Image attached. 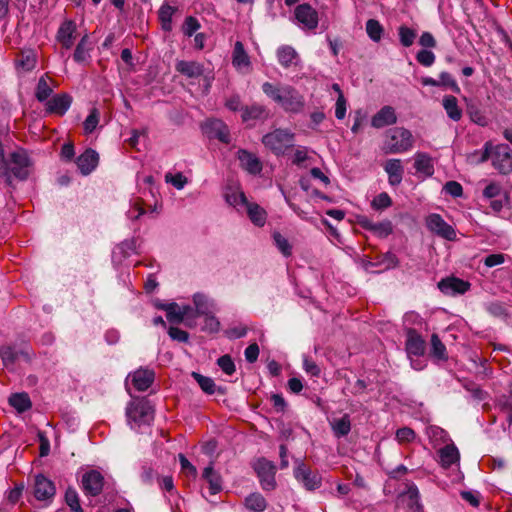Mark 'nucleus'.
Listing matches in <instances>:
<instances>
[{
	"mask_svg": "<svg viewBox=\"0 0 512 512\" xmlns=\"http://www.w3.org/2000/svg\"><path fill=\"white\" fill-rule=\"evenodd\" d=\"M297 466L294 468V477L307 490L318 489L322 484V477L317 472H312L301 460H296Z\"/></svg>",
	"mask_w": 512,
	"mask_h": 512,
	"instance_id": "obj_7",
	"label": "nucleus"
},
{
	"mask_svg": "<svg viewBox=\"0 0 512 512\" xmlns=\"http://www.w3.org/2000/svg\"><path fill=\"white\" fill-rule=\"evenodd\" d=\"M217 364L221 368V370L227 375H232L235 372L234 361L232 357L228 354L219 357L217 360Z\"/></svg>",
	"mask_w": 512,
	"mask_h": 512,
	"instance_id": "obj_52",
	"label": "nucleus"
},
{
	"mask_svg": "<svg viewBox=\"0 0 512 512\" xmlns=\"http://www.w3.org/2000/svg\"><path fill=\"white\" fill-rule=\"evenodd\" d=\"M203 130L210 139H218L220 142L225 144L230 143V132L228 126L219 119L208 120L203 125Z\"/></svg>",
	"mask_w": 512,
	"mask_h": 512,
	"instance_id": "obj_13",
	"label": "nucleus"
},
{
	"mask_svg": "<svg viewBox=\"0 0 512 512\" xmlns=\"http://www.w3.org/2000/svg\"><path fill=\"white\" fill-rule=\"evenodd\" d=\"M443 189L447 194L453 197H461L463 194L462 185L456 181L446 182Z\"/></svg>",
	"mask_w": 512,
	"mask_h": 512,
	"instance_id": "obj_60",
	"label": "nucleus"
},
{
	"mask_svg": "<svg viewBox=\"0 0 512 512\" xmlns=\"http://www.w3.org/2000/svg\"><path fill=\"white\" fill-rule=\"evenodd\" d=\"M73 98L68 93L54 95L45 102V112L56 116H63L71 107Z\"/></svg>",
	"mask_w": 512,
	"mask_h": 512,
	"instance_id": "obj_12",
	"label": "nucleus"
},
{
	"mask_svg": "<svg viewBox=\"0 0 512 512\" xmlns=\"http://www.w3.org/2000/svg\"><path fill=\"white\" fill-rule=\"evenodd\" d=\"M245 206L251 222L258 227L264 226L267 219L266 211L257 203L248 202Z\"/></svg>",
	"mask_w": 512,
	"mask_h": 512,
	"instance_id": "obj_32",
	"label": "nucleus"
},
{
	"mask_svg": "<svg viewBox=\"0 0 512 512\" xmlns=\"http://www.w3.org/2000/svg\"><path fill=\"white\" fill-rule=\"evenodd\" d=\"M383 31V27L378 20L369 19L366 22V32L372 41L379 42L381 40Z\"/></svg>",
	"mask_w": 512,
	"mask_h": 512,
	"instance_id": "obj_46",
	"label": "nucleus"
},
{
	"mask_svg": "<svg viewBox=\"0 0 512 512\" xmlns=\"http://www.w3.org/2000/svg\"><path fill=\"white\" fill-rule=\"evenodd\" d=\"M438 459L443 468H449L459 462L460 454L454 444H446L438 450Z\"/></svg>",
	"mask_w": 512,
	"mask_h": 512,
	"instance_id": "obj_24",
	"label": "nucleus"
},
{
	"mask_svg": "<svg viewBox=\"0 0 512 512\" xmlns=\"http://www.w3.org/2000/svg\"><path fill=\"white\" fill-rule=\"evenodd\" d=\"M193 302L198 315H207L211 313L212 304L204 294L196 293L193 296Z\"/></svg>",
	"mask_w": 512,
	"mask_h": 512,
	"instance_id": "obj_44",
	"label": "nucleus"
},
{
	"mask_svg": "<svg viewBox=\"0 0 512 512\" xmlns=\"http://www.w3.org/2000/svg\"><path fill=\"white\" fill-rule=\"evenodd\" d=\"M277 58L281 66L289 68L292 65H297L299 55L293 47L283 45L277 50Z\"/></svg>",
	"mask_w": 512,
	"mask_h": 512,
	"instance_id": "obj_29",
	"label": "nucleus"
},
{
	"mask_svg": "<svg viewBox=\"0 0 512 512\" xmlns=\"http://www.w3.org/2000/svg\"><path fill=\"white\" fill-rule=\"evenodd\" d=\"M202 476L209 484L211 495H215L222 490V478L220 474L214 470L212 463L204 469Z\"/></svg>",
	"mask_w": 512,
	"mask_h": 512,
	"instance_id": "obj_31",
	"label": "nucleus"
},
{
	"mask_svg": "<svg viewBox=\"0 0 512 512\" xmlns=\"http://www.w3.org/2000/svg\"><path fill=\"white\" fill-rule=\"evenodd\" d=\"M155 371L148 367H140L130 372L126 378V385L130 382L137 391H146L154 383Z\"/></svg>",
	"mask_w": 512,
	"mask_h": 512,
	"instance_id": "obj_9",
	"label": "nucleus"
},
{
	"mask_svg": "<svg viewBox=\"0 0 512 512\" xmlns=\"http://www.w3.org/2000/svg\"><path fill=\"white\" fill-rule=\"evenodd\" d=\"M273 239L275 242V245L279 249V251L286 257L291 255L292 247L289 243V241L279 232L273 233Z\"/></svg>",
	"mask_w": 512,
	"mask_h": 512,
	"instance_id": "obj_50",
	"label": "nucleus"
},
{
	"mask_svg": "<svg viewBox=\"0 0 512 512\" xmlns=\"http://www.w3.org/2000/svg\"><path fill=\"white\" fill-rule=\"evenodd\" d=\"M416 60L425 67H430L435 62V54L430 50H420L416 55Z\"/></svg>",
	"mask_w": 512,
	"mask_h": 512,
	"instance_id": "obj_54",
	"label": "nucleus"
},
{
	"mask_svg": "<svg viewBox=\"0 0 512 512\" xmlns=\"http://www.w3.org/2000/svg\"><path fill=\"white\" fill-rule=\"evenodd\" d=\"M430 344H431V352L430 353L434 358H436L438 360H442V361H445L448 359L446 347L442 343V341L440 340L439 336L436 333H433L431 335Z\"/></svg>",
	"mask_w": 512,
	"mask_h": 512,
	"instance_id": "obj_37",
	"label": "nucleus"
},
{
	"mask_svg": "<svg viewBox=\"0 0 512 512\" xmlns=\"http://www.w3.org/2000/svg\"><path fill=\"white\" fill-rule=\"evenodd\" d=\"M245 359L249 363L257 361L259 356V346L257 343L250 344L244 351Z\"/></svg>",
	"mask_w": 512,
	"mask_h": 512,
	"instance_id": "obj_63",
	"label": "nucleus"
},
{
	"mask_svg": "<svg viewBox=\"0 0 512 512\" xmlns=\"http://www.w3.org/2000/svg\"><path fill=\"white\" fill-rule=\"evenodd\" d=\"M237 154L240 166L248 173L256 175L262 171V164L254 154L244 149H240Z\"/></svg>",
	"mask_w": 512,
	"mask_h": 512,
	"instance_id": "obj_21",
	"label": "nucleus"
},
{
	"mask_svg": "<svg viewBox=\"0 0 512 512\" xmlns=\"http://www.w3.org/2000/svg\"><path fill=\"white\" fill-rule=\"evenodd\" d=\"M193 378L196 380L200 388L203 392L206 394L212 395L216 391V385L213 381V379L203 376L200 373L193 372L192 373Z\"/></svg>",
	"mask_w": 512,
	"mask_h": 512,
	"instance_id": "obj_47",
	"label": "nucleus"
},
{
	"mask_svg": "<svg viewBox=\"0 0 512 512\" xmlns=\"http://www.w3.org/2000/svg\"><path fill=\"white\" fill-rule=\"evenodd\" d=\"M87 42H88V36L85 35L81 38V40L79 41V43L76 46V49L73 54V58L78 63L85 62L90 57V55H89L90 48L88 47Z\"/></svg>",
	"mask_w": 512,
	"mask_h": 512,
	"instance_id": "obj_43",
	"label": "nucleus"
},
{
	"mask_svg": "<svg viewBox=\"0 0 512 512\" xmlns=\"http://www.w3.org/2000/svg\"><path fill=\"white\" fill-rule=\"evenodd\" d=\"M294 134L287 129H275L262 138V143L274 154L280 155L293 146Z\"/></svg>",
	"mask_w": 512,
	"mask_h": 512,
	"instance_id": "obj_4",
	"label": "nucleus"
},
{
	"mask_svg": "<svg viewBox=\"0 0 512 512\" xmlns=\"http://www.w3.org/2000/svg\"><path fill=\"white\" fill-rule=\"evenodd\" d=\"M384 170L388 175V182L392 186H398L403 179L404 168L400 159H389L384 164Z\"/></svg>",
	"mask_w": 512,
	"mask_h": 512,
	"instance_id": "obj_23",
	"label": "nucleus"
},
{
	"mask_svg": "<svg viewBox=\"0 0 512 512\" xmlns=\"http://www.w3.org/2000/svg\"><path fill=\"white\" fill-rule=\"evenodd\" d=\"M175 70L187 78L196 79L202 76L204 67L197 61L178 60L175 63Z\"/></svg>",
	"mask_w": 512,
	"mask_h": 512,
	"instance_id": "obj_19",
	"label": "nucleus"
},
{
	"mask_svg": "<svg viewBox=\"0 0 512 512\" xmlns=\"http://www.w3.org/2000/svg\"><path fill=\"white\" fill-rule=\"evenodd\" d=\"M415 436V432L408 427H403L396 431V438L400 443H409L415 439Z\"/></svg>",
	"mask_w": 512,
	"mask_h": 512,
	"instance_id": "obj_58",
	"label": "nucleus"
},
{
	"mask_svg": "<svg viewBox=\"0 0 512 512\" xmlns=\"http://www.w3.org/2000/svg\"><path fill=\"white\" fill-rule=\"evenodd\" d=\"M347 110V102L343 95V93H340V95L337 98L336 105H335V116L337 119L341 120L345 117Z\"/></svg>",
	"mask_w": 512,
	"mask_h": 512,
	"instance_id": "obj_62",
	"label": "nucleus"
},
{
	"mask_svg": "<svg viewBox=\"0 0 512 512\" xmlns=\"http://www.w3.org/2000/svg\"><path fill=\"white\" fill-rule=\"evenodd\" d=\"M330 426L337 438L346 436L351 430V423L349 418H332V421H330Z\"/></svg>",
	"mask_w": 512,
	"mask_h": 512,
	"instance_id": "obj_38",
	"label": "nucleus"
},
{
	"mask_svg": "<svg viewBox=\"0 0 512 512\" xmlns=\"http://www.w3.org/2000/svg\"><path fill=\"white\" fill-rule=\"evenodd\" d=\"M391 205L392 199L386 192L378 194L371 202V206L375 210H383L390 207Z\"/></svg>",
	"mask_w": 512,
	"mask_h": 512,
	"instance_id": "obj_51",
	"label": "nucleus"
},
{
	"mask_svg": "<svg viewBox=\"0 0 512 512\" xmlns=\"http://www.w3.org/2000/svg\"><path fill=\"white\" fill-rule=\"evenodd\" d=\"M54 86L55 82L47 75H43L42 77H40L35 91L36 99L41 103H45L53 93Z\"/></svg>",
	"mask_w": 512,
	"mask_h": 512,
	"instance_id": "obj_28",
	"label": "nucleus"
},
{
	"mask_svg": "<svg viewBox=\"0 0 512 512\" xmlns=\"http://www.w3.org/2000/svg\"><path fill=\"white\" fill-rule=\"evenodd\" d=\"M296 20L306 29L314 30L319 23L318 12L308 3L299 4L294 11Z\"/></svg>",
	"mask_w": 512,
	"mask_h": 512,
	"instance_id": "obj_11",
	"label": "nucleus"
},
{
	"mask_svg": "<svg viewBox=\"0 0 512 512\" xmlns=\"http://www.w3.org/2000/svg\"><path fill=\"white\" fill-rule=\"evenodd\" d=\"M266 111L265 108L261 105H252L250 107H246L242 112L243 121H249L252 119H260L264 117Z\"/></svg>",
	"mask_w": 512,
	"mask_h": 512,
	"instance_id": "obj_49",
	"label": "nucleus"
},
{
	"mask_svg": "<svg viewBox=\"0 0 512 512\" xmlns=\"http://www.w3.org/2000/svg\"><path fill=\"white\" fill-rule=\"evenodd\" d=\"M56 494V487L53 481L43 474L34 477L33 495L38 501L51 503Z\"/></svg>",
	"mask_w": 512,
	"mask_h": 512,
	"instance_id": "obj_8",
	"label": "nucleus"
},
{
	"mask_svg": "<svg viewBox=\"0 0 512 512\" xmlns=\"http://www.w3.org/2000/svg\"><path fill=\"white\" fill-rule=\"evenodd\" d=\"M30 360L31 353L29 350L17 351L12 346H2L0 348V357L5 366L13 365L19 357Z\"/></svg>",
	"mask_w": 512,
	"mask_h": 512,
	"instance_id": "obj_26",
	"label": "nucleus"
},
{
	"mask_svg": "<svg viewBox=\"0 0 512 512\" xmlns=\"http://www.w3.org/2000/svg\"><path fill=\"white\" fill-rule=\"evenodd\" d=\"M166 181L171 183L176 189H182L187 183V178L182 173H176L174 175L167 174L165 176Z\"/></svg>",
	"mask_w": 512,
	"mask_h": 512,
	"instance_id": "obj_61",
	"label": "nucleus"
},
{
	"mask_svg": "<svg viewBox=\"0 0 512 512\" xmlns=\"http://www.w3.org/2000/svg\"><path fill=\"white\" fill-rule=\"evenodd\" d=\"M65 503L71 512H84L80 504V498L75 488L69 486L65 491Z\"/></svg>",
	"mask_w": 512,
	"mask_h": 512,
	"instance_id": "obj_40",
	"label": "nucleus"
},
{
	"mask_svg": "<svg viewBox=\"0 0 512 512\" xmlns=\"http://www.w3.org/2000/svg\"><path fill=\"white\" fill-rule=\"evenodd\" d=\"M253 468L259 478L261 488L264 491H273L276 488V466L274 463L264 457L257 459Z\"/></svg>",
	"mask_w": 512,
	"mask_h": 512,
	"instance_id": "obj_5",
	"label": "nucleus"
},
{
	"mask_svg": "<svg viewBox=\"0 0 512 512\" xmlns=\"http://www.w3.org/2000/svg\"><path fill=\"white\" fill-rule=\"evenodd\" d=\"M438 87L450 89L452 92L459 94L461 89L454 77L449 72H441L438 79Z\"/></svg>",
	"mask_w": 512,
	"mask_h": 512,
	"instance_id": "obj_41",
	"label": "nucleus"
},
{
	"mask_svg": "<svg viewBox=\"0 0 512 512\" xmlns=\"http://www.w3.org/2000/svg\"><path fill=\"white\" fill-rule=\"evenodd\" d=\"M154 413V405L146 397L134 398L126 408V416H151Z\"/></svg>",
	"mask_w": 512,
	"mask_h": 512,
	"instance_id": "obj_14",
	"label": "nucleus"
},
{
	"mask_svg": "<svg viewBox=\"0 0 512 512\" xmlns=\"http://www.w3.org/2000/svg\"><path fill=\"white\" fill-rule=\"evenodd\" d=\"M204 316H205V320H204L203 330H205L209 333L218 332L220 329L219 320L211 313L204 315Z\"/></svg>",
	"mask_w": 512,
	"mask_h": 512,
	"instance_id": "obj_56",
	"label": "nucleus"
},
{
	"mask_svg": "<svg viewBox=\"0 0 512 512\" xmlns=\"http://www.w3.org/2000/svg\"><path fill=\"white\" fill-rule=\"evenodd\" d=\"M8 402L18 413L26 412L32 405L29 395L25 392L12 394Z\"/></svg>",
	"mask_w": 512,
	"mask_h": 512,
	"instance_id": "obj_34",
	"label": "nucleus"
},
{
	"mask_svg": "<svg viewBox=\"0 0 512 512\" xmlns=\"http://www.w3.org/2000/svg\"><path fill=\"white\" fill-rule=\"evenodd\" d=\"M414 168L417 173L425 177H431L434 174V162L427 153L417 152L414 155Z\"/></svg>",
	"mask_w": 512,
	"mask_h": 512,
	"instance_id": "obj_25",
	"label": "nucleus"
},
{
	"mask_svg": "<svg viewBox=\"0 0 512 512\" xmlns=\"http://www.w3.org/2000/svg\"><path fill=\"white\" fill-rule=\"evenodd\" d=\"M396 122L397 115L395 109L389 105L382 107L371 119L372 127L377 129L393 125Z\"/></svg>",
	"mask_w": 512,
	"mask_h": 512,
	"instance_id": "obj_18",
	"label": "nucleus"
},
{
	"mask_svg": "<svg viewBox=\"0 0 512 512\" xmlns=\"http://www.w3.org/2000/svg\"><path fill=\"white\" fill-rule=\"evenodd\" d=\"M359 224L363 229L372 232L380 238L387 237L393 231L392 223L389 220L373 222L368 217L363 216L359 219Z\"/></svg>",
	"mask_w": 512,
	"mask_h": 512,
	"instance_id": "obj_16",
	"label": "nucleus"
},
{
	"mask_svg": "<svg viewBox=\"0 0 512 512\" xmlns=\"http://www.w3.org/2000/svg\"><path fill=\"white\" fill-rule=\"evenodd\" d=\"M99 122V113L96 108L92 109L90 114L85 119L83 126L86 133H92Z\"/></svg>",
	"mask_w": 512,
	"mask_h": 512,
	"instance_id": "obj_53",
	"label": "nucleus"
},
{
	"mask_svg": "<svg viewBox=\"0 0 512 512\" xmlns=\"http://www.w3.org/2000/svg\"><path fill=\"white\" fill-rule=\"evenodd\" d=\"M262 91L286 112L297 114L304 109V96L291 85L275 86L270 82H264Z\"/></svg>",
	"mask_w": 512,
	"mask_h": 512,
	"instance_id": "obj_1",
	"label": "nucleus"
},
{
	"mask_svg": "<svg viewBox=\"0 0 512 512\" xmlns=\"http://www.w3.org/2000/svg\"><path fill=\"white\" fill-rule=\"evenodd\" d=\"M413 145L414 137L408 129L394 127L385 132L382 149L386 154H401L411 150Z\"/></svg>",
	"mask_w": 512,
	"mask_h": 512,
	"instance_id": "obj_2",
	"label": "nucleus"
},
{
	"mask_svg": "<svg viewBox=\"0 0 512 512\" xmlns=\"http://www.w3.org/2000/svg\"><path fill=\"white\" fill-rule=\"evenodd\" d=\"M425 224L430 232L443 239L448 241L456 239L455 229L437 213L429 214L425 219Z\"/></svg>",
	"mask_w": 512,
	"mask_h": 512,
	"instance_id": "obj_6",
	"label": "nucleus"
},
{
	"mask_svg": "<svg viewBox=\"0 0 512 512\" xmlns=\"http://www.w3.org/2000/svg\"><path fill=\"white\" fill-rule=\"evenodd\" d=\"M243 505L251 512H264L268 507V502L261 493L253 492L244 498Z\"/></svg>",
	"mask_w": 512,
	"mask_h": 512,
	"instance_id": "obj_27",
	"label": "nucleus"
},
{
	"mask_svg": "<svg viewBox=\"0 0 512 512\" xmlns=\"http://www.w3.org/2000/svg\"><path fill=\"white\" fill-rule=\"evenodd\" d=\"M168 334L171 339L176 340L178 342H187L189 339V334L177 327H170L168 330Z\"/></svg>",
	"mask_w": 512,
	"mask_h": 512,
	"instance_id": "obj_64",
	"label": "nucleus"
},
{
	"mask_svg": "<svg viewBox=\"0 0 512 512\" xmlns=\"http://www.w3.org/2000/svg\"><path fill=\"white\" fill-rule=\"evenodd\" d=\"M76 24L72 20L64 21L58 29L57 40L65 49H70L74 44Z\"/></svg>",
	"mask_w": 512,
	"mask_h": 512,
	"instance_id": "obj_20",
	"label": "nucleus"
},
{
	"mask_svg": "<svg viewBox=\"0 0 512 512\" xmlns=\"http://www.w3.org/2000/svg\"><path fill=\"white\" fill-rule=\"evenodd\" d=\"M98 153L92 149H86L76 160V164L83 175L90 174L97 166Z\"/></svg>",
	"mask_w": 512,
	"mask_h": 512,
	"instance_id": "obj_22",
	"label": "nucleus"
},
{
	"mask_svg": "<svg viewBox=\"0 0 512 512\" xmlns=\"http://www.w3.org/2000/svg\"><path fill=\"white\" fill-rule=\"evenodd\" d=\"M167 313V319L171 323H181L185 315L190 309L189 306H184L182 309L176 303H169V306L164 307Z\"/></svg>",
	"mask_w": 512,
	"mask_h": 512,
	"instance_id": "obj_35",
	"label": "nucleus"
},
{
	"mask_svg": "<svg viewBox=\"0 0 512 512\" xmlns=\"http://www.w3.org/2000/svg\"><path fill=\"white\" fill-rule=\"evenodd\" d=\"M104 486V477L97 470H89L82 475L81 487L85 495L96 497L101 494Z\"/></svg>",
	"mask_w": 512,
	"mask_h": 512,
	"instance_id": "obj_10",
	"label": "nucleus"
},
{
	"mask_svg": "<svg viewBox=\"0 0 512 512\" xmlns=\"http://www.w3.org/2000/svg\"><path fill=\"white\" fill-rule=\"evenodd\" d=\"M442 106L447 114V116L455 122L461 120L463 111L458 105V100L455 96L446 95L442 99Z\"/></svg>",
	"mask_w": 512,
	"mask_h": 512,
	"instance_id": "obj_30",
	"label": "nucleus"
},
{
	"mask_svg": "<svg viewBox=\"0 0 512 512\" xmlns=\"http://www.w3.org/2000/svg\"><path fill=\"white\" fill-rule=\"evenodd\" d=\"M438 288L446 295L464 294L470 289V283L460 278L448 277L438 283Z\"/></svg>",
	"mask_w": 512,
	"mask_h": 512,
	"instance_id": "obj_15",
	"label": "nucleus"
},
{
	"mask_svg": "<svg viewBox=\"0 0 512 512\" xmlns=\"http://www.w3.org/2000/svg\"><path fill=\"white\" fill-rule=\"evenodd\" d=\"M303 369L305 372L313 377H318L321 373L320 367L308 356L303 358Z\"/></svg>",
	"mask_w": 512,
	"mask_h": 512,
	"instance_id": "obj_57",
	"label": "nucleus"
},
{
	"mask_svg": "<svg viewBox=\"0 0 512 512\" xmlns=\"http://www.w3.org/2000/svg\"><path fill=\"white\" fill-rule=\"evenodd\" d=\"M426 435L434 447L439 444L446 443L449 439L448 433L444 429L434 425L428 426L426 428Z\"/></svg>",
	"mask_w": 512,
	"mask_h": 512,
	"instance_id": "obj_36",
	"label": "nucleus"
},
{
	"mask_svg": "<svg viewBox=\"0 0 512 512\" xmlns=\"http://www.w3.org/2000/svg\"><path fill=\"white\" fill-rule=\"evenodd\" d=\"M426 343L422 336L413 328L407 330L405 349L408 355L422 356Z\"/></svg>",
	"mask_w": 512,
	"mask_h": 512,
	"instance_id": "obj_17",
	"label": "nucleus"
},
{
	"mask_svg": "<svg viewBox=\"0 0 512 512\" xmlns=\"http://www.w3.org/2000/svg\"><path fill=\"white\" fill-rule=\"evenodd\" d=\"M178 457L182 472L186 473L188 476L196 477V467L183 454H179Z\"/></svg>",
	"mask_w": 512,
	"mask_h": 512,
	"instance_id": "obj_59",
	"label": "nucleus"
},
{
	"mask_svg": "<svg viewBox=\"0 0 512 512\" xmlns=\"http://www.w3.org/2000/svg\"><path fill=\"white\" fill-rule=\"evenodd\" d=\"M492 159L493 167L501 174H508L512 171V151L507 144H499L492 147L490 142H486L481 152L480 162Z\"/></svg>",
	"mask_w": 512,
	"mask_h": 512,
	"instance_id": "obj_3",
	"label": "nucleus"
},
{
	"mask_svg": "<svg viewBox=\"0 0 512 512\" xmlns=\"http://www.w3.org/2000/svg\"><path fill=\"white\" fill-rule=\"evenodd\" d=\"M232 64L237 69L249 67L251 62L242 42L237 41L232 53Z\"/></svg>",
	"mask_w": 512,
	"mask_h": 512,
	"instance_id": "obj_33",
	"label": "nucleus"
},
{
	"mask_svg": "<svg viewBox=\"0 0 512 512\" xmlns=\"http://www.w3.org/2000/svg\"><path fill=\"white\" fill-rule=\"evenodd\" d=\"M153 418H127V425L138 433H146L151 425Z\"/></svg>",
	"mask_w": 512,
	"mask_h": 512,
	"instance_id": "obj_45",
	"label": "nucleus"
},
{
	"mask_svg": "<svg viewBox=\"0 0 512 512\" xmlns=\"http://www.w3.org/2000/svg\"><path fill=\"white\" fill-rule=\"evenodd\" d=\"M398 35L400 43L404 47H410L416 38V32L407 26H400L398 29Z\"/></svg>",
	"mask_w": 512,
	"mask_h": 512,
	"instance_id": "obj_48",
	"label": "nucleus"
},
{
	"mask_svg": "<svg viewBox=\"0 0 512 512\" xmlns=\"http://www.w3.org/2000/svg\"><path fill=\"white\" fill-rule=\"evenodd\" d=\"M226 202L231 206L246 205L248 203L244 192L237 189H229L224 194Z\"/></svg>",
	"mask_w": 512,
	"mask_h": 512,
	"instance_id": "obj_42",
	"label": "nucleus"
},
{
	"mask_svg": "<svg viewBox=\"0 0 512 512\" xmlns=\"http://www.w3.org/2000/svg\"><path fill=\"white\" fill-rule=\"evenodd\" d=\"M175 13V8L168 5L163 4L158 12L159 20L161 21L162 29L165 31H171L172 29V16Z\"/></svg>",
	"mask_w": 512,
	"mask_h": 512,
	"instance_id": "obj_39",
	"label": "nucleus"
},
{
	"mask_svg": "<svg viewBox=\"0 0 512 512\" xmlns=\"http://www.w3.org/2000/svg\"><path fill=\"white\" fill-rule=\"evenodd\" d=\"M199 28V21L195 17L189 16L184 21L183 33L186 36L191 37Z\"/></svg>",
	"mask_w": 512,
	"mask_h": 512,
	"instance_id": "obj_55",
	"label": "nucleus"
}]
</instances>
